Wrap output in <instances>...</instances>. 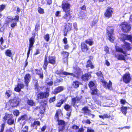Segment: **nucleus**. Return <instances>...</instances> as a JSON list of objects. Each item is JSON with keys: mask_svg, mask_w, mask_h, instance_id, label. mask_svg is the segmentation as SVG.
<instances>
[{"mask_svg": "<svg viewBox=\"0 0 132 132\" xmlns=\"http://www.w3.org/2000/svg\"><path fill=\"white\" fill-rule=\"evenodd\" d=\"M97 75L100 79L101 81L103 83V85L106 88L111 90L112 89V83L110 81H109V83H108L105 81L103 80V77L101 71H99L96 73Z\"/></svg>", "mask_w": 132, "mask_h": 132, "instance_id": "obj_1", "label": "nucleus"}, {"mask_svg": "<svg viewBox=\"0 0 132 132\" xmlns=\"http://www.w3.org/2000/svg\"><path fill=\"white\" fill-rule=\"evenodd\" d=\"M113 29L112 27H109L107 29V34L108 36V38L109 40L113 42L115 38L113 36Z\"/></svg>", "mask_w": 132, "mask_h": 132, "instance_id": "obj_2", "label": "nucleus"}, {"mask_svg": "<svg viewBox=\"0 0 132 132\" xmlns=\"http://www.w3.org/2000/svg\"><path fill=\"white\" fill-rule=\"evenodd\" d=\"M119 26L121 30L125 32H128L131 29L130 24L126 22H122Z\"/></svg>", "mask_w": 132, "mask_h": 132, "instance_id": "obj_3", "label": "nucleus"}, {"mask_svg": "<svg viewBox=\"0 0 132 132\" xmlns=\"http://www.w3.org/2000/svg\"><path fill=\"white\" fill-rule=\"evenodd\" d=\"M74 73H68L65 72H63V74L66 75H70L73 76V77H77L78 78L80 74V70L79 68H77L76 69L74 68L73 70Z\"/></svg>", "mask_w": 132, "mask_h": 132, "instance_id": "obj_4", "label": "nucleus"}, {"mask_svg": "<svg viewBox=\"0 0 132 132\" xmlns=\"http://www.w3.org/2000/svg\"><path fill=\"white\" fill-rule=\"evenodd\" d=\"M62 6L63 10L65 12L70 11V5L66 0H64L62 2Z\"/></svg>", "mask_w": 132, "mask_h": 132, "instance_id": "obj_5", "label": "nucleus"}, {"mask_svg": "<svg viewBox=\"0 0 132 132\" xmlns=\"http://www.w3.org/2000/svg\"><path fill=\"white\" fill-rule=\"evenodd\" d=\"M89 85L92 91L91 94L93 95L96 94L97 93V90L94 85V83L92 81H90L89 83Z\"/></svg>", "mask_w": 132, "mask_h": 132, "instance_id": "obj_6", "label": "nucleus"}, {"mask_svg": "<svg viewBox=\"0 0 132 132\" xmlns=\"http://www.w3.org/2000/svg\"><path fill=\"white\" fill-rule=\"evenodd\" d=\"M19 99L16 98H15L13 99L10 101L8 104H10L11 106L14 107L17 106L19 103Z\"/></svg>", "mask_w": 132, "mask_h": 132, "instance_id": "obj_7", "label": "nucleus"}, {"mask_svg": "<svg viewBox=\"0 0 132 132\" xmlns=\"http://www.w3.org/2000/svg\"><path fill=\"white\" fill-rule=\"evenodd\" d=\"M29 50L27 53V57H28L30 52L31 50H32L33 45L35 42V39L33 37H31L29 39Z\"/></svg>", "mask_w": 132, "mask_h": 132, "instance_id": "obj_8", "label": "nucleus"}, {"mask_svg": "<svg viewBox=\"0 0 132 132\" xmlns=\"http://www.w3.org/2000/svg\"><path fill=\"white\" fill-rule=\"evenodd\" d=\"M49 94L48 92L45 93L40 92L37 95V97L38 99H42L46 98L48 96Z\"/></svg>", "mask_w": 132, "mask_h": 132, "instance_id": "obj_9", "label": "nucleus"}, {"mask_svg": "<svg viewBox=\"0 0 132 132\" xmlns=\"http://www.w3.org/2000/svg\"><path fill=\"white\" fill-rule=\"evenodd\" d=\"M123 81L126 83L130 82L131 78L130 74L128 73H126L122 77Z\"/></svg>", "mask_w": 132, "mask_h": 132, "instance_id": "obj_10", "label": "nucleus"}, {"mask_svg": "<svg viewBox=\"0 0 132 132\" xmlns=\"http://www.w3.org/2000/svg\"><path fill=\"white\" fill-rule=\"evenodd\" d=\"M19 16L18 15L15 16L13 18L11 16H9L7 17L6 22L8 23H9L13 21L16 22L18 21Z\"/></svg>", "mask_w": 132, "mask_h": 132, "instance_id": "obj_11", "label": "nucleus"}, {"mask_svg": "<svg viewBox=\"0 0 132 132\" xmlns=\"http://www.w3.org/2000/svg\"><path fill=\"white\" fill-rule=\"evenodd\" d=\"M113 12V10L112 8H108L104 13V15L106 17L109 18L111 16Z\"/></svg>", "mask_w": 132, "mask_h": 132, "instance_id": "obj_12", "label": "nucleus"}, {"mask_svg": "<svg viewBox=\"0 0 132 132\" xmlns=\"http://www.w3.org/2000/svg\"><path fill=\"white\" fill-rule=\"evenodd\" d=\"M58 121V125L61 126V127L59 128V131H63L64 128V126H65V122L63 120H59Z\"/></svg>", "mask_w": 132, "mask_h": 132, "instance_id": "obj_13", "label": "nucleus"}, {"mask_svg": "<svg viewBox=\"0 0 132 132\" xmlns=\"http://www.w3.org/2000/svg\"><path fill=\"white\" fill-rule=\"evenodd\" d=\"M121 36V38L122 41L127 39L129 40L132 43V37L131 36L123 34Z\"/></svg>", "mask_w": 132, "mask_h": 132, "instance_id": "obj_14", "label": "nucleus"}, {"mask_svg": "<svg viewBox=\"0 0 132 132\" xmlns=\"http://www.w3.org/2000/svg\"><path fill=\"white\" fill-rule=\"evenodd\" d=\"M91 78V75L89 73H86L83 75L81 77L82 80L84 81H87Z\"/></svg>", "mask_w": 132, "mask_h": 132, "instance_id": "obj_15", "label": "nucleus"}, {"mask_svg": "<svg viewBox=\"0 0 132 132\" xmlns=\"http://www.w3.org/2000/svg\"><path fill=\"white\" fill-rule=\"evenodd\" d=\"M81 49L83 52H86L88 48L86 44L84 43H82L81 44Z\"/></svg>", "mask_w": 132, "mask_h": 132, "instance_id": "obj_16", "label": "nucleus"}, {"mask_svg": "<svg viewBox=\"0 0 132 132\" xmlns=\"http://www.w3.org/2000/svg\"><path fill=\"white\" fill-rule=\"evenodd\" d=\"M122 47L123 49L126 51L129 50L131 48L130 44L126 42H125Z\"/></svg>", "mask_w": 132, "mask_h": 132, "instance_id": "obj_17", "label": "nucleus"}, {"mask_svg": "<svg viewBox=\"0 0 132 132\" xmlns=\"http://www.w3.org/2000/svg\"><path fill=\"white\" fill-rule=\"evenodd\" d=\"M30 77L31 76L29 74H27L24 77V82L27 86L28 84L30 81Z\"/></svg>", "mask_w": 132, "mask_h": 132, "instance_id": "obj_18", "label": "nucleus"}, {"mask_svg": "<svg viewBox=\"0 0 132 132\" xmlns=\"http://www.w3.org/2000/svg\"><path fill=\"white\" fill-rule=\"evenodd\" d=\"M24 85L22 84H18L14 88L15 90L17 92H19L21 91V89L23 88Z\"/></svg>", "mask_w": 132, "mask_h": 132, "instance_id": "obj_19", "label": "nucleus"}, {"mask_svg": "<svg viewBox=\"0 0 132 132\" xmlns=\"http://www.w3.org/2000/svg\"><path fill=\"white\" fill-rule=\"evenodd\" d=\"M64 89V87L63 86H59L56 88L54 90L53 93L54 94H56L62 91Z\"/></svg>", "mask_w": 132, "mask_h": 132, "instance_id": "obj_20", "label": "nucleus"}, {"mask_svg": "<svg viewBox=\"0 0 132 132\" xmlns=\"http://www.w3.org/2000/svg\"><path fill=\"white\" fill-rule=\"evenodd\" d=\"M13 115L11 114H8L7 113H5V115L3 118V121H5L7 120H9V119L10 118H12Z\"/></svg>", "mask_w": 132, "mask_h": 132, "instance_id": "obj_21", "label": "nucleus"}, {"mask_svg": "<svg viewBox=\"0 0 132 132\" xmlns=\"http://www.w3.org/2000/svg\"><path fill=\"white\" fill-rule=\"evenodd\" d=\"M90 112L91 111L88 109L87 107L85 106L82 109V112L86 114V115L89 114Z\"/></svg>", "mask_w": 132, "mask_h": 132, "instance_id": "obj_22", "label": "nucleus"}, {"mask_svg": "<svg viewBox=\"0 0 132 132\" xmlns=\"http://www.w3.org/2000/svg\"><path fill=\"white\" fill-rule=\"evenodd\" d=\"M71 17V16L69 13H67V12H66L65 14L63 17L64 19H65L67 21H69Z\"/></svg>", "mask_w": 132, "mask_h": 132, "instance_id": "obj_23", "label": "nucleus"}, {"mask_svg": "<svg viewBox=\"0 0 132 132\" xmlns=\"http://www.w3.org/2000/svg\"><path fill=\"white\" fill-rule=\"evenodd\" d=\"M72 25L71 23H68L67 24L65 28V31L67 32L68 31L71 30L72 28Z\"/></svg>", "mask_w": 132, "mask_h": 132, "instance_id": "obj_24", "label": "nucleus"}, {"mask_svg": "<svg viewBox=\"0 0 132 132\" xmlns=\"http://www.w3.org/2000/svg\"><path fill=\"white\" fill-rule=\"evenodd\" d=\"M49 62L52 64H54L55 62V57L52 56H50L48 58Z\"/></svg>", "mask_w": 132, "mask_h": 132, "instance_id": "obj_25", "label": "nucleus"}, {"mask_svg": "<svg viewBox=\"0 0 132 132\" xmlns=\"http://www.w3.org/2000/svg\"><path fill=\"white\" fill-rule=\"evenodd\" d=\"M80 100V99L77 97H76V98H73L72 99V104L74 106Z\"/></svg>", "mask_w": 132, "mask_h": 132, "instance_id": "obj_26", "label": "nucleus"}, {"mask_svg": "<svg viewBox=\"0 0 132 132\" xmlns=\"http://www.w3.org/2000/svg\"><path fill=\"white\" fill-rule=\"evenodd\" d=\"M5 54L6 56L10 57L12 55V53L11 50L9 49L6 50L5 51Z\"/></svg>", "mask_w": 132, "mask_h": 132, "instance_id": "obj_27", "label": "nucleus"}, {"mask_svg": "<svg viewBox=\"0 0 132 132\" xmlns=\"http://www.w3.org/2000/svg\"><path fill=\"white\" fill-rule=\"evenodd\" d=\"M85 43L89 45L90 46L92 45L94 43L93 40L90 39H87L85 40Z\"/></svg>", "mask_w": 132, "mask_h": 132, "instance_id": "obj_28", "label": "nucleus"}, {"mask_svg": "<svg viewBox=\"0 0 132 132\" xmlns=\"http://www.w3.org/2000/svg\"><path fill=\"white\" fill-rule=\"evenodd\" d=\"M116 57L119 60H125V56L121 54H119L116 55Z\"/></svg>", "mask_w": 132, "mask_h": 132, "instance_id": "obj_29", "label": "nucleus"}, {"mask_svg": "<svg viewBox=\"0 0 132 132\" xmlns=\"http://www.w3.org/2000/svg\"><path fill=\"white\" fill-rule=\"evenodd\" d=\"M86 67H90L92 69L94 68V66L92 65L91 61L90 60H88L87 62Z\"/></svg>", "mask_w": 132, "mask_h": 132, "instance_id": "obj_30", "label": "nucleus"}, {"mask_svg": "<svg viewBox=\"0 0 132 132\" xmlns=\"http://www.w3.org/2000/svg\"><path fill=\"white\" fill-rule=\"evenodd\" d=\"M28 119L27 116L26 115L22 116L21 117H19L18 119V121H19L21 120H27Z\"/></svg>", "mask_w": 132, "mask_h": 132, "instance_id": "obj_31", "label": "nucleus"}, {"mask_svg": "<svg viewBox=\"0 0 132 132\" xmlns=\"http://www.w3.org/2000/svg\"><path fill=\"white\" fill-rule=\"evenodd\" d=\"M64 108L67 111H71V106L68 104H65Z\"/></svg>", "mask_w": 132, "mask_h": 132, "instance_id": "obj_32", "label": "nucleus"}, {"mask_svg": "<svg viewBox=\"0 0 132 132\" xmlns=\"http://www.w3.org/2000/svg\"><path fill=\"white\" fill-rule=\"evenodd\" d=\"M99 117L103 119H104L106 118H109L110 117V115H108L107 114H104L103 116L99 115Z\"/></svg>", "mask_w": 132, "mask_h": 132, "instance_id": "obj_33", "label": "nucleus"}, {"mask_svg": "<svg viewBox=\"0 0 132 132\" xmlns=\"http://www.w3.org/2000/svg\"><path fill=\"white\" fill-rule=\"evenodd\" d=\"M64 100H61L57 102L56 104V106L57 107H60L61 105L64 102Z\"/></svg>", "mask_w": 132, "mask_h": 132, "instance_id": "obj_34", "label": "nucleus"}, {"mask_svg": "<svg viewBox=\"0 0 132 132\" xmlns=\"http://www.w3.org/2000/svg\"><path fill=\"white\" fill-rule=\"evenodd\" d=\"M127 107H122L121 108V110L122 113L125 114H126L127 113Z\"/></svg>", "mask_w": 132, "mask_h": 132, "instance_id": "obj_35", "label": "nucleus"}, {"mask_svg": "<svg viewBox=\"0 0 132 132\" xmlns=\"http://www.w3.org/2000/svg\"><path fill=\"white\" fill-rule=\"evenodd\" d=\"M48 64V61L47 58L46 57L45 59L44 64L43 66L45 70H46V69Z\"/></svg>", "mask_w": 132, "mask_h": 132, "instance_id": "obj_36", "label": "nucleus"}, {"mask_svg": "<svg viewBox=\"0 0 132 132\" xmlns=\"http://www.w3.org/2000/svg\"><path fill=\"white\" fill-rule=\"evenodd\" d=\"M12 91L10 90H7L6 93L5 95L7 97H9L12 94Z\"/></svg>", "mask_w": 132, "mask_h": 132, "instance_id": "obj_37", "label": "nucleus"}, {"mask_svg": "<svg viewBox=\"0 0 132 132\" xmlns=\"http://www.w3.org/2000/svg\"><path fill=\"white\" fill-rule=\"evenodd\" d=\"M62 113L61 110H59L56 112L55 115V117L58 118V116L60 114H62Z\"/></svg>", "mask_w": 132, "mask_h": 132, "instance_id": "obj_38", "label": "nucleus"}, {"mask_svg": "<svg viewBox=\"0 0 132 132\" xmlns=\"http://www.w3.org/2000/svg\"><path fill=\"white\" fill-rule=\"evenodd\" d=\"M79 83L77 81L74 82L73 83V85L75 88L78 87H79Z\"/></svg>", "mask_w": 132, "mask_h": 132, "instance_id": "obj_39", "label": "nucleus"}, {"mask_svg": "<svg viewBox=\"0 0 132 132\" xmlns=\"http://www.w3.org/2000/svg\"><path fill=\"white\" fill-rule=\"evenodd\" d=\"M27 103L28 104L31 106H33L35 105V103L31 100H28L27 101Z\"/></svg>", "mask_w": 132, "mask_h": 132, "instance_id": "obj_40", "label": "nucleus"}, {"mask_svg": "<svg viewBox=\"0 0 132 132\" xmlns=\"http://www.w3.org/2000/svg\"><path fill=\"white\" fill-rule=\"evenodd\" d=\"M14 121V119H12V118H10V119H9L7 121V123L9 125H11L13 124Z\"/></svg>", "mask_w": 132, "mask_h": 132, "instance_id": "obj_41", "label": "nucleus"}, {"mask_svg": "<svg viewBox=\"0 0 132 132\" xmlns=\"http://www.w3.org/2000/svg\"><path fill=\"white\" fill-rule=\"evenodd\" d=\"M36 73L39 75L40 78L41 79L43 78V74L42 72H40L39 70H38Z\"/></svg>", "mask_w": 132, "mask_h": 132, "instance_id": "obj_42", "label": "nucleus"}, {"mask_svg": "<svg viewBox=\"0 0 132 132\" xmlns=\"http://www.w3.org/2000/svg\"><path fill=\"white\" fill-rule=\"evenodd\" d=\"M116 50L117 51L123 53L124 54H125V52H124L122 49L121 48H119L118 47H116Z\"/></svg>", "mask_w": 132, "mask_h": 132, "instance_id": "obj_43", "label": "nucleus"}, {"mask_svg": "<svg viewBox=\"0 0 132 132\" xmlns=\"http://www.w3.org/2000/svg\"><path fill=\"white\" fill-rule=\"evenodd\" d=\"M40 122L38 121H35L34 122L33 124L31 125V126L34 127V126H39Z\"/></svg>", "mask_w": 132, "mask_h": 132, "instance_id": "obj_44", "label": "nucleus"}, {"mask_svg": "<svg viewBox=\"0 0 132 132\" xmlns=\"http://www.w3.org/2000/svg\"><path fill=\"white\" fill-rule=\"evenodd\" d=\"M13 113L14 115L18 116L19 115V111L15 110L13 111Z\"/></svg>", "mask_w": 132, "mask_h": 132, "instance_id": "obj_45", "label": "nucleus"}, {"mask_svg": "<svg viewBox=\"0 0 132 132\" xmlns=\"http://www.w3.org/2000/svg\"><path fill=\"white\" fill-rule=\"evenodd\" d=\"M28 126H26L23 128V130H22V132H28Z\"/></svg>", "mask_w": 132, "mask_h": 132, "instance_id": "obj_46", "label": "nucleus"}, {"mask_svg": "<svg viewBox=\"0 0 132 132\" xmlns=\"http://www.w3.org/2000/svg\"><path fill=\"white\" fill-rule=\"evenodd\" d=\"M38 12L40 14H43L44 13V10L40 7L38 8Z\"/></svg>", "mask_w": 132, "mask_h": 132, "instance_id": "obj_47", "label": "nucleus"}, {"mask_svg": "<svg viewBox=\"0 0 132 132\" xmlns=\"http://www.w3.org/2000/svg\"><path fill=\"white\" fill-rule=\"evenodd\" d=\"M45 39L48 42L49 40L50 37L49 35L48 34L45 35L44 37Z\"/></svg>", "mask_w": 132, "mask_h": 132, "instance_id": "obj_48", "label": "nucleus"}, {"mask_svg": "<svg viewBox=\"0 0 132 132\" xmlns=\"http://www.w3.org/2000/svg\"><path fill=\"white\" fill-rule=\"evenodd\" d=\"M62 54L65 57H67L69 55V54L68 52H63Z\"/></svg>", "mask_w": 132, "mask_h": 132, "instance_id": "obj_49", "label": "nucleus"}, {"mask_svg": "<svg viewBox=\"0 0 132 132\" xmlns=\"http://www.w3.org/2000/svg\"><path fill=\"white\" fill-rule=\"evenodd\" d=\"M5 5H2L0 6V11H3L5 8Z\"/></svg>", "mask_w": 132, "mask_h": 132, "instance_id": "obj_50", "label": "nucleus"}, {"mask_svg": "<svg viewBox=\"0 0 132 132\" xmlns=\"http://www.w3.org/2000/svg\"><path fill=\"white\" fill-rule=\"evenodd\" d=\"M5 125V123H3L2 124L1 130L0 131V132H3V131Z\"/></svg>", "mask_w": 132, "mask_h": 132, "instance_id": "obj_51", "label": "nucleus"}, {"mask_svg": "<svg viewBox=\"0 0 132 132\" xmlns=\"http://www.w3.org/2000/svg\"><path fill=\"white\" fill-rule=\"evenodd\" d=\"M94 130L90 127L87 128V132H94Z\"/></svg>", "mask_w": 132, "mask_h": 132, "instance_id": "obj_52", "label": "nucleus"}, {"mask_svg": "<svg viewBox=\"0 0 132 132\" xmlns=\"http://www.w3.org/2000/svg\"><path fill=\"white\" fill-rule=\"evenodd\" d=\"M55 100V97L51 98L49 102L50 103L53 102Z\"/></svg>", "mask_w": 132, "mask_h": 132, "instance_id": "obj_53", "label": "nucleus"}, {"mask_svg": "<svg viewBox=\"0 0 132 132\" xmlns=\"http://www.w3.org/2000/svg\"><path fill=\"white\" fill-rule=\"evenodd\" d=\"M16 23L15 22H13L11 24V26L12 28H13L15 26H16Z\"/></svg>", "mask_w": 132, "mask_h": 132, "instance_id": "obj_54", "label": "nucleus"}, {"mask_svg": "<svg viewBox=\"0 0 132 132\" xmlns=\"http://www.w3.org/2000/svg\"><path fill=\"white\" fill-rule=\"evenodd\" d=\"M73 26L74 28L76 30H78V28L77 27V24L76 22L74 23L73 24Z\"/></svg>", "mask_w": 132, "mask_h": 132, "instance_id": "obj_55", "label": "nucleus"}, {"mask_svg": "<svg viewBox=\"0 0 132 132\" xmlns=\"http://www.w3.org/2000/svg\"><path fill=\"white\" fill-rule=\"evenodd\" d=\"M63 41L64 43L65 44H67V43L68 41L66 37H64L63 39Z\"/></svg>", "mask_w": 132, "mask_h": 132, "instance_id": "obj_56", "label": "nucleus"}, {"mask_svg": "<svg viewBox=\"0 0 132 132\" xmlns=\"http://www.w3.org/2000/svg\"><path fill=\"white\" fill-rule=\"evenodd\" d=\"M104 51L106 52V53H108L109 52L108 47L107 46L105 47Z\"/></svg>", "mask_w": 132, "mask_h": 132, "instance_id": "obj_57", "label": "nucleus"}, {"mask_svg": "<svg viewBox=\"0 0 132 132\" xmlns=\"http://www.w3.org/2000/svg\"><path fill=\"white\" fill-rule=\"evenodd\" d=\"M46 126H44L41 128V130L42 131H44L46 129Z\"/></svg>", "mask_w": 132, "mask_h": 132, "instance_id": "obj_58", "label": "nucleus"}, {"mask_svg": "<svg viewBox=\"0 0 132 132\" xmlns=\"http://www.w3.org/2000/svg\"><path fill=\"white\" fill-rule=\"evenodd\" d=\"M97 21L95 20L93 21L92 23V26H94L96 23Z\"/></svg>", "mask_w": 132, "mask_h": 132, "instance_id": "obj_59", "label": "nucleus"}, {"mask_svg": "<svg viewBox=\"0 0 132 132\" xmlns=\"http://www.w3.org/2000/svg\"><path fill=\"white\" fill-rule=\"evenodd\" d=\"M60 11H57L55 13V15L56 16H60Z\"/></svg>", "mask_w": 132, "mask_h": 132, "instance_id": "obj_60", "label": "nucleus"}, {"mask_svg": "<svg viewBox=\"0 0 132 132\" xmlns=\"http://www.w3.org/2000/svg\"><path fill=\"white\" fill-rule=\"evenodd\" d=\"M72 128L73 129H76L78 128L79 127L76 125H73L72 127Z\"/></svg>", "mask_w": 132, "mask_h": 132, "instance_id": "obj_61", "label": "nucleus"}, {"mask_svg": "<svg viewBox=\"0 0 132 132\" xmlns=\"http://www.w3.org/2000/svg\"><path fill=\"white\" fill-rule=\"evenodd\" d=\"M121 104H124L126 103V101L125 100L121 99Z\"/></svg>", "mask_w": 132, "mask_h": 132, "instance_id": "obj_62", "label": "nucleus"}, {"mask_svg": "<svg viewBox=\"0 0 132 132\" xmlns=\"http://www.w3.org/2000/svg\"><path fill=\"white\" fill-rule=\"evenodd\" d=\"M46 2L47 4H50L52 3V0H47Z\"/></svg>", "mask_w": 132, "mask_h": 132, "instance_id": "obj_63", "label": "nucleus"}, {"mask_svg": "<svg viewBox=\"0 0 132 132\" xmlns=\"http://www.w3.org/2000/svg\"><path fill=\"white\" fill-rule=\"evenodd\" d=\"M84 131V129L83 128H81L79 129L78 132H83Z\"/></svg>", "mask_w": 132, "mask_h": 132, "instance_id": "obj_64", "label": "nucleus"}]
</instances>
